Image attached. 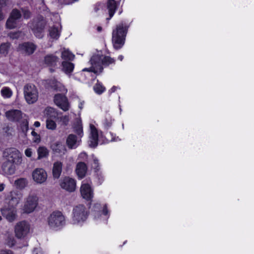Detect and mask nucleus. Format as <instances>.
<instances>
[{"mask_svg":"<svg viewBox=\"0 0 254 254\" xmlns=\"http://www.w3.org/2000/svg\"><path fill=\"white\" fill-rule=\"evenodd\" d=\"M114 62V60L109 56H103L101 54H95L91 58L90 63L91 65L89 68H85L83 71L92 72L100 73L103 69V65H108Z\"/></svg>","mask_w":254,"mask_h":254,"instance_id":"obj_1","label":"nucleus"},{"mask_svg":"<svg viewBox=\"0 0 254 254\" xmlns=\"http://www.w3.org/2000/svg\"><path fill=\"white\" fill-rule=\"evenodd\" d=\"M128 27L123 24H120L116 27L112 33V42L116 49L121 48L124 44Z\"/></svg>","mask_w":254,"mask_h":254,"instance_id":"obj_2","label":"nucleus"},{"mask_svg":"<svg viewBox=\"0 0 254 254\" xmlns=\"http://www.w3.org/2000/svg\"><path fill=\"white\" fill-rule=\"evenodd\" d=\"M49 227L53 230H59L65 224V218L59 211L53 212L47 218Z\"/></svg>","mask_w":254,"mask_h":254,"instance_id":"obj_3","label":"nucleus"},{"mask_svg":"<svg viewBox=\"0 0 254 254\" xmlns=\"http://www.w3.org/2000/svg\"><path fill=\"white\" fill-rule=\"evenodd\" d=\"M2 157L5 161L19 165L22 163V158L20 152L15 148L5 149L2 153Z\"/></svg>","mask_w":254,"mask_h":254,"instance_id":"obj_4","label":"nucleus"},{"mask_svg":"<svg viewBox=\"0 0 254 254\" xmlns=\"http://www.w3.org/2000/svg\"><path fill=\"white\" fill-rule=\"evenodd\" d=\"M88 216V212L82 204L75 206L72 210V222L74 224H80L84 222Z\"/></svg>","mask_w":254,"mask_h":254,"instance_id":"obj_5","label":"nucleus"},{"mask_svg":"<svg viewBox=\"0 0 254 254\" xmlns=\"http://www.w3.org/2000/svg\"><path fill=\"white\" fill-rule=\"evenodd\" d=\"M24 97L28 104H33L38 98V92L36 86L32 84H27L23 87Z\"/></svg>","mask_w":254,"mask_h":254,"instance_id":"obj_6","label":"nucleus"},{"mask_svg":"<svg viewBox=\"0 0 254 254\" xmlns=\"http://www.w3.org/2000/svg\"><path fill=\"white\" fill-rule=\"evenodd\" d=\"M39 198L35 194H29L24 199V205L22 207L23 211L26 213L33 212L38 204Z\"/></svg>","mask_w":254,"mask_h":254,"instance_id":"obj_7","label":"nucleus"},{"mask_svg":"<svg viewBox=\"0 0 254 254\" xmlns=\"http://www.w3.org/2000/svg\"><path fill=\"white\" fill-rule=\"evenodd\" d=\"M74 131L77 136L73 134H69L66 139V143H76L81 141V138L83 136V128L80 119L77 118L73 126Z\"/></svg>","mask_w":254,"mask_h":254,"instance_id":"obj_8","label":"nucleus"},{"mask_svg":"<svg viewBox=\"0 0 254 254\" xmlns=\"http://www.w3.org/2000/svg\"><path fill=\"white\" fill-rule=\"evenodd\" d=\"M46 22L42 16H39L34 19L31 26V29L36 36L38 38L43 37V31Z\"/></svg>","mask_w":254,"mask_h":254,"instance_id":"obj_9","label":"nucleus"},{"mask_svg":"<svg viewBox=\"0 0 254 254\" xmlns=\"http://www.w3.org/2000/svg\"><path fill=\"white\" fill-rule=\"evenodd\" d=\"M91 184V182H87L83 181L80 188L81 196L87 200H91L94 196L93 189Z\"/></svg>","mask_w":254,"mask_h":254,"instance_id":"obj_10","label":"nucleus"},{"mask_svg":"<svg viewBox=\"0 0 254 254\" xmlns=\"http://www.w3.org/2000/svg\"><path fill=\"white\" fill-rule=\"evenodd\" d=\"M29 225L25 221L16 223L14 228V232L17 238L21 239L25 237L29 232Z\"/></svg>","mask_w":254,"mask_h":254,"instance_id":"obj_11","label":"nucleus"},{"mask_svg":"<svg viewBox=\"0 0 254 254\" xmlns=\"http://www.w3.org/2000/svg\"><path fill=\"white\" fill-rule=\"evenodd\" d=\"M32 177L36 184H42L47 181L48 175L46 171L43 168H36L32 172Z\"/></svg>","mask_w":254,"mask_h":254,"instance_id":"obj_12","label":"nucleus"},{"mask_svg":"<svg viewBox=\"0 0 254 254\" xmlns=\"http://www.w3.org/2000/svg\"><path fill=\"white\" fill-rule=\"evenodd\" d=\"M22 198V193L17 190L10 191L7 196L9 204L13 207L16 206L20 202Z\"/></svg>","mask_w":254,"mask_h":254,"instance_id":"obj_13","label":"nucleus"},{"mask_svg":"<svg viewBox=\"0 0 254 254\" xmlns=\"http://www.w3.org/2000/svg\"><path fill=\"white\" fill-rule=\"evenodd\" d=\"M55 103L64 111L68 110L69 105L67 98L61 94L55 95L54 97Z\"/></svg>","mask_w":254,"mask_h":254,"instance_id":"obj_14","label":"nucleus"},{"mask_svg":"<svg viewBox=\"0 0 254 254\" xmlns=\"http://www.w3.org/2000/svg\"><path fill=\"white\" fill-rule=\"evenodd\" d=\"M36 48V46L32 43L25 42L19 45L17 50L22 54L29 56L34 52Z\"/></svg>","mask_w":254,"mask_h":254,"instance_id":"obj_15","label":"nucleus"},{"mask_svg":"<svg viewBox=\"0 0 254 254\" xmlns=\"http://www.w3.org/2000/svg\"><path fill=\"white\" fill-rule=\"evenodd\" d=\"M2 215L10 222L16 220L17 217V210L15 207H4L1 209Z\"/></svg>","mask_w":254,"mask_h":254,"instance_id":"obj_16","label":"nucleus"},{"mask_svg":"<svg viewBox=\"0 0 254 254\" xmlns=\"http://www.w3.org/2000/svg\"><path fill=\"white\" fill-rule=\"evenodd\" d=\"M60 186L63 189L69 192H72L75 190L76 182L72 178L65 177L61 180Z\"/></svg>","mask_w":254,"mask_h":254,"instance_id":"obj_17","label":"nucleus"},{"mask_svg":"<svg viewBox=\"0 0 254 254\" xmlns=\"http://www.w3.org/2000/svg\"><path fill=\"white\" fill-rule=\"evenodd\" d=\"M17 165L5 161L2 165L1 169L3 174L5 176H10L15 174Z\"/></svg>","mask_w":254,"mask_h":254,"instance_id":"obj_18","label":"nucleus"},{"mask_svg":"<svg viewBox=\"0 0 254 254\" xmlns=\"http://www.w3.org/2000/svg\"><path fill=\"white\" fill-rule=\"evenodd\" d=\"M6 118L11 121H18L22 118V113L18 110H12L5 113Z\"/></svg>","mask_w":254,"mask_h":254,"instance_id":"obj_19","label":"nucleus"},{"mask_svg":"<svg viewBox=\"0 0 254 254\" xmlns=\"http://www.w3.org/2000/svg\"><path fill=\"white\" fill-rule=\"evenodd\" d=\"M86 171L87 168L84 163L79 162L77 164L75 171L79 178H83L86 174Z\"/></svg>","mask_w":254,"mask_h":254,"instance_id":"obj_20","label":"nucleus"},{"mask_svg":"<svg viewBox=\"0 0 254 254\" xmlns=\"http://www.w3.org/2000/svg\"><path fill=\"white\" fill-rule=\"evenodd\" d=\"M107 9H108L109 18H107V20H109L114 14L117 5L115 0H108L107 3Z\"/></svg>","mask_w":254,"mask_h":254,"instance_id":"obj_21","label":"nucleus"},{"mask_svg":"<svg viewBox=\"0 0 254 254\" xmlns=\"http://www.w3.org/2000/svg\"><path fill=\"white\" fill-rule=\"evenodd\" d=\"M50 86L56 91L64 92L66 91L64 87L60 82L57 81L56 79L50 80L48 82Z\"/></svg>","mask_w":254,"mask_h":254,"instance_id":"obj_22","label":"nucleus"},{"mask_svg":"<svg viewBox=\"0 0 254 254\" xmlns=\"http://www.w3.org/2000/svg\"><path fill=\"white\" fill-rule=\"evenodd\" d=\"M89 137L92 139V142L97 143L98 141V131L97 128L93 124H90Z\"/></svg>","mask_w":254,"mask_h":254,"instance_id":"obj_23","label":"nucleus"},{"mask_svg":"<svg viewBox=\"0 0 254 254\" xmlns=\"http://www.w3.org/2000/svg\"><path fill=\"white\" fill-rule=\"evenodd\" d=\"M59 61V58L53 55H48L44 59L45 64L50 66H55Z\"/></svg>","mask_w":254,"mask_h":254,"instance_id":"obj_24","label":"nucleus"},{"mask_svg":"<svg viewBox=\"0 0 254 254\" xmlns=\"http://www.w3.org/2000/svg\"><path fill=\"white\" fill-rule=\"evenodd\" d=\"M62 170V164L61 162H57L54 163L53 169V174L55 178H59Z\"/></svg>","mask_w":254,"mask_h":254,"instance_id":"obj_25","label":"nucleus"},{"mask_svg":"<svg viewBox=\"0 0 254 254\" xmlns=\"http://www.w3.org/2000/svg\"><path fill=\"white\" fill-rule=\"evenodd\" d=\"M28 182L27 179L21 178L14 181V186L18 189L23 190L27 187Z\"/></svg>","mask_w":254,"mask_h":254,"instance_id":"obj_26","label":"nucleus"},{"mask_svg":"<svg viewBox=\"0 0 254 254\" xmlns=\"http://www.w3.org/2000/svg\"><path fill=\"white\" fill-rule=\"evenodd\" d=\"M63 70L66 74L71 72L74 68V64L67 62L62 63Z\"/></svg>","mask_w":254,"mask_h":254,"instance_id":"obj_27","label":"nucleus"},{"mask_svg":"<svg viewBox=\"0 0 254 254\" xmlns=\"http://www.w3.org/2000/svg\"><path fill=\"white\" fill-rule=\"evenodd\" d=\"M51 148L56 152L64 154L66 151L64 144H52Z\"/></svg>","mask_w":254,"mask_h":254,"instance_id":"obj_28","label":"nucleus"},{"mask_svg":"<svg viewBox=\"0 0 254 254\" xmlns=\"http://www.w3.org/2000/svg\"><path fill=\"white\" fill-rule=\"evenodd\" d=\"M44 114L47 116L48 119H53L57 116V113L53 108L47 107L44 111Z\"/></svg>","mask_w":254,"mask_h":254,"instance_id":"obj_29","label":"nucleus"},{"mask_svg":"<svg viewBox=\"0 0 254 254\" xmlns=\"http://www.w3.org/2000/svg\"><path fill=\"white\" fill-rule=\"evenodd\" d=\"M18 21L13 19L11 16H9L6 22V26L7 28L11 29L16 27Z\"/></svg>","mask_w":254,"mask_h":254,"instance_id":"obj_30","label":"nucleus"},{"mask_svg":"<svg viewBox=\"0 0 254 254\" xmlns=\"http://www.w3.org/2000/svg\"><path fill=\"white\" fill-rule=\"evenodd\" d=\"M74 58V55L68 50L64 49L62 52V58L65 60L72 61Z\"/></svg>","mask_w":254,"mask_h":254,"instance_id":"obj_31","label":"nucleus"},{"mask_svg":"<svg viewBox=\"0 0 254 254\" xmlns=\"http://www.w3.org/2000/svg\"><path fill=\"white\" fill-rule=\"evenodd\" d=\"M38 159H41V158L46 157L48 156V151L46 148L44 147H40L38 149Z\"/></svg>","mask_w":254,"mask_h":254,"instance_id":"obj_32","label":"nucleus"},{"mask_svg":"<svg viewBox=\"0 0 254 254\" xmlns=\"http://www.w3.org/2000/svg\"><path fill=\"white\" fill-rule=\"evenodd\" d=\"M49 35L52 38L57 39L60 36V32L57 28L53 27L49 29Z\"/></svg>","mask_w":254,"mask_h":254,"instance_id":"obj_33","label":"nucleus"},{"mask_svg":"<svg viewBox=\"0 0 254 254\" xmlns=\"http://www.w3.org/2000/svg\"><path fill=\"white\" fill-rule=\"evenodd\" d=\"M9 47L10 44L9 43L1 44L0 46V54L5 56L8 53Z\"/></svg>","mask_w":254,"mask_h":254,"instance_id":"obj_34","label":"nucleus"},{"mask_svg":"<svg viewBox=\"0 0 254 254\" xmlns=\"http://www.w3.org/2000/svg\"><path fill=\"white\" fill-rule=\"evenodd\" d=\"M10 16L17 20L18 22L21 17V13L17 9H13L10 13Z\"/></svg>","mask_w":254,"mask_h":254,"instance_id":"obj_35","label":"nucleus"},{"mask_svg":"<svg viewBox=\"0 0 254 254\" xmlns=\"http://www.w3.org/2000/svg\"><path fill=\"white\" fill-rule=\"evenodd\" d=\"M1 94L4 98H10L12 94V91L8 87H3L1 90Z\"/></svg>","mask_w":254,"mask_h":254,"instance_id":"obj_36","label":"nucleus"},{"mask_svg":"<svg viewBox=\"0 0 254 254\" xmlns=\"http://www.w3.org/2000/svg\"><path fill=\"white\" fill-rule=\"evenodd\" d=\"M93 88L95 92L98 94H102L105 90V88L99 83H96Z\"/></svg>","mask_w":254,"mask_h":254,"instance_id":"obj_37","label":"nucleus"},{"mask_svg":"<svg viewBox=\"0 0 254 254\" xmlns=\"http://www.w3.org/2000/svg\"><path fill=\"white\" fill-rule=\"evenodd\" d=\"M46 127L47 128L53 130L56 127V124L52 119H48L46 121Z\"/></svg>","mask_w":254,"mask_h":254,"instance_id":"obj_38","label":"nucleus"},{"mask_svg":"<svg viewBox=\"0 0 254 254\" xmlns=\"http://www.w3.org/2000/svg\"><path fill=\"white\" fill-rule=\"evenodd\" d=\"M6 245L9 247H13L15 243V241L14 240V238L12 236H9L7 237L6 239Z\"/></svg>","mask_w":254,"mask_h":254,"instance_id":"obj_39","label":"nucleus"},{"mask_svg":"<svg viewBox=\"0 0 254 254\" xmlns=\"http://www.w3.org/2000/svg\"><path fill=\"white\" fill-rule=\"evenodd\" d=\"M21 34V33L20 32H11L9 33V36L11 39H17L20 36Z\"/></svg>","mask_w":254,"mask_h":254,"instance_id":"obj_40","label":"nucleus"},{"mask_svg":"<svg viewBox=\"0 0 254 254\" xmlns=\"http://www.w3.org/2000/svg\"><path fill=\"white\" fill-rule=\"evenodd\" d=\"M61 121L62 122L64 125H67L69 121L68 117L67 116L62 117L61 118Z\"/></svg>","mask_w":254,"mask_h":254,"instance_id":"obj_41","label":"nucleus"},{"mask_svg":"<svg viewBox=\"0 0 254 254\" xmlns=\"http://www.w3.org/2000/svg\"><path fill=\"white\" fill-rule=\"evenodd\" d=\"M22 11H23V16L25 18L27 19L30 17L31 13L28 10L23 9Z\"/></svg>","mask_w":254,"mask_h":254,"instance_id":"obj_42","label":"nucleus"},{"mask_svg":"<svg viewBox=\"0 0 254 254\" xmlns=\"http://www.w3.org/2000/svg\"><path fill=\"white\" fill-rule=\"evenodd\" d=\"M25 154L28 157H30L32 154V149L30 148H27L25 150Z\"/></svg>","mask_w":254,"mask_h":254,"instance_id":"obj_43","label":"nucleus"},{"mask_svg":"<svg viewBox=\"0 0 254 254\" xmlns=\"http://www.w3.org/2000/svg\"><path fill=\"white\" fill-rule=\"evenodd\" d=\"M0 254H13V253L11 250H5L1 251Z\"/></svg>","mask_w":254,"mask_h":254,"instance_id":"obj_44","label":"nucleus"},{"mask_svg":"<svg viewBox=\"0 0 254 254\" xmlns=\"http://www.w3.org/2000/svg\"><path fill=\"white\" fill-rule=\"evenodd\" d=\"M31 133H32V134L34 136H35V140H34L35 142H37V141H40L39 136L37 134L36 132H35V131H32Z\"/></svg>","mask_w":254,"mask_h":254,"instance_id":"obj_45","label":"nucleus"},{"mask_svg":"<svg viewBox=\"0 0 254 254\" xmlns=\"http://www.w3.org/2000/svg\"><path fill=\"white\" fill-rule=\"evenodd\" d=\"M34 254H44L42 250L40 248H36L34 250Z\"/></svg>","mask_w":254,"mask_h":254,"instance_id":"obj_46","label":"nucleus"},{"mask_svg":"<svg viewBox=\"0 0 254 254\" xmlns=\"http://www.w3.org/2000/svg\"><path fill=\"white\" fill-rule=\"evenodd\" d=\"M7 0H0V6L1 7H3L7 5Z\"/></svg>","mask_w":254,"mask_h":254,"instance_id":"obj_47","label":"nucleus"},{"mask_svg":"<svg viewBox=\"0 0 254 254\" xmlns=\"http://www.w3.org/2000/svg\"><path fill=\"white\" fill-rule=\"evenodd\" d=\"M67 145L68 146V147L69 149H72V148H75V147H77L76 144H71V143H69V144H67Z\"/></svg>","mask_w":254,"mask_h":254,"instance_id":"obj_48","label":"nucleus"},{"mask_svg":"<svg viewBox=\"0 0 254 254\" xmlns=\"http://www.w3.org/2000/svg\"><path fill=\"white\" fill-rule=\"evenodd\" d=\"M4 18V14H3V13L2 11V10L1 9V8H0V21L2 20Z\"/></svg>","mask_w":254,"mask_h":254,"instance_id":"obj_49","label":"nucleus"},{"mask_svg":"<svg viewBox=\"0 0 254 254\" xmlns=\"http://www.w3.org/2000/svg\"><path fill=\"white\" fill-rule=\"evenodd\" d=\"M5 184L3 183H0V191H2L5 188Z\"/></svg>","mask_w":254,"mask_h":254,"instance_id":"obj_50","label":"nucleus"},{"mask_svg":"<svg viewBox=\"0 0 254 254\" xmlns=\"http://www.w3.org/2000/svg\"><path fill=\"white\" fill-rule=\"evenodd\" d=\"M103 213L105 215H106L108 214V210L107 209V207L106 206H105L103 210Z\"/></svg>","mask_w":254,"mask_h":254,"instance_id":"obj_51","label":"nucleus"},{"mask_svg":"<svg viewBox=\"0 0 254 254\" xmlns=\"http://www.w3.org/2000/svg\"><path fill=\"white\" fill-rule=\"evenodd\" d=\"M116 89H117V87L116 86H113L110 90V92L111 93H113V92H114L116 90Z\"/></svg>","mask_w":254,"mask_h":254,"instance_id":"obj_52","label":"nucleus"},{"mask_svg":"<svg viewBox=\"0 0 254 254\" xmlns=\"http://www.w3.org/2000/svg\"><path fill=\"white\" fill-rule=\"evenodd\" d=\"M34 126L36 127H39L40 126V123L39 122H35V123H34Z\"/></svg>","mask_w":254,"mask_h":254,"instance_id":"obj_53","label":"nucleus"},{"mask_svg":"<svg viewBox=\"0 0 254 254\" xmlns=\"http://www.w3.org/2000/svg\"><path fill=\"white\" fill-rule=\"evenodd\" d=\"M120 140L119 138L118 137H117L116 138H114L111 140V141H119Z\"/></svg>","mask_w":254,"mask_h":254,"instance_id":"obj_54","label":"nucleus"},{"mask_svg":"<svg viewBox=\"0 0 254 254\" xmlns=\"http://www.w3.org/2000/svg\"><path fill=\"white\" fill-rule=\"evenodd\" d=\"M97 144H90V146L91 147H96L97 146Z\"/></svg>","mask_w":254,"mask_h":254,"instance_id":"obj_55","label":"nucleus"},{"mask_svg":"<svg viewBox=\"0 0 254 254\" xmlns=\"http://www.w3.org/2000/svg\"><path fill=\"white\" fill-rule=\"evenodd\" d=\"M94 163L95 164V165H97L98 163V161L97 159H94Z\"/></svg>","mask_w":254,"mask_h":254,"instance_id":"obj_56","label":"nucleus"},{"mask_svg":"<svg viewBox=\"0 0 254 254\" xmlns=\"http://www.w3.org/2000/svg\"><path fill=\"white\" fill-rule=\"evenodd\" d=\"M4 129H5V132H6L7 131H10L11 130L10 128L8 127H6Z\"/></svg>","mask_w":254,"mask_h":254,"instance_id":"obj_57","label":"nucleus"},{"mask_svg":"<svg viewBox=\"0 0 254 254\" xmlns=\"http://www.w3.org/2000/svg\"><path fill=\"white\" fill-rule=\"evenodd\" d=\"M118 59L120 60V61H122L123 59V56H120L118 58Z\"/></svg>","mask_w":254,"mask_h":254,"instance_id":"obj_58","label":"nucleus"},{"mask_svg":"<svg viewBox=\"0 0 254 254\" xmlns=\"http://www.w3.org/2000/svg\"><path fill=\"white\" fill-rule=\"evenodd\" d=\"M97 30H98V31L100 32V31H101L102 30V28L101 27H98L97 28Z\"/></svg>","mask_w":254,"mask_h":254,"instance_id":"obj_59","label":"nucleus"},{"mask_svg":"<svg viewBox=\"0 0 254 254\" xmlns=\"http://www.w3.org/2000/svg\"><path fill=\"white\" fill-rule=\"evenodd\" d=\"M2 220V217L1 216H0V222Z\"/></svg>","mask_w":254,"mask_h":254,"instance_id":"obj_60","label":"nucleus"},{"mask_svg":"<svg viewBox=\"0 0 254 254\" xmlns=\"http://www.w3.org/2000/svg\"><path fill=\"white\" fill-rule=\"evenodd\" d=\"M50 70L53 72V70H52L51 68L50 69Z\"/></svg>","mask_w":254,"mask_h":254,"instance_id":"obj_61","label":"nucleus"}]
</instances>
